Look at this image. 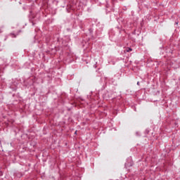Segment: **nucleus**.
I'll return each mask as SVG.
<instances>
[{
    "instance_id": "nucleus-1",
    "label": "nucleus",
    "mask_w": 180,
    "mask_h": 180,
    "mask_svg": "<svg viewBox=\"0 0 180 180\" xmlns=\"http://www.w3.org/2000/svg\"><path fill=\"white\" fill-rule=\"evenodd\" d=\"M129 51H133V49H131V48H127V53H129Z\"/></svg>"
},
{
    "instance_id": "nucleus-2",
    "label": "nucleus",
    "mask_w": 180,
    "mask_h": 180,
    "mask_svg": "<svg viewBox=\"0 0 180 180\" xmlns=\"http://www.w3.org/2000/svg\"><path fill=\"white\" fill-rule=\"evenodd\" d=\"M75 134H77V131H75Z\"/></svg>"
},
{
    "instance_id": "nucleus-3",
    "label": "nucleus",
    "mask_w": 180,
    "mask_h": 180,
    "mask_svg": "<svg viewBox=\"0 0 180 180\" xmlns=\"http://www.w3.org/2000/svg\"><path fill=\"white\" fill-rule=\"evenodd\" d=\"M137 84L139 85V82H137Z\"/></svg>"
}]
</instances>
